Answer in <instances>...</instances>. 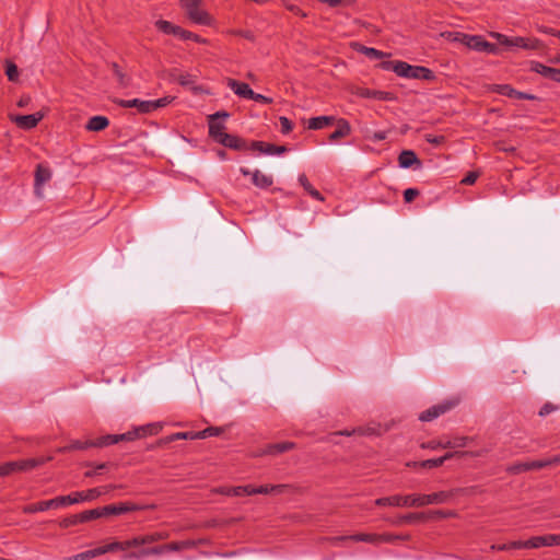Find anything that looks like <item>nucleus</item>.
Listing matches in <instances>:
<instances>
[{
    "label": "nucleus",
    "mask_w": 560,
    "mask_h": 560,
    "mask_svg": "<svg viewBox=\"0 0 560 560\" xmlns=\"http://www.w3.org/2000/svg\"><path fill=\"white\" fill-rule=\"evenodd\" d=\"M381 68L384 70H392L398 77L405 79L427 80L431 81L434 79V73L425 67L412 66L405 61H383Z\"/></svg>",
    "instance_id": "f03ea898"
},
{
    "label": "nucleus",
    "mask_w": 560,
    "mask_h": 560,
    "mask_svg": "<svg viewBox=\"0 0 560 560\" xmlns=\"http://www.w3.org/2000/svg\"><path fill=\"white\" fill-rule=\"evenodd\" d=\"M102 555H104V550L101 546V547H97V548H94L91 550H86L84 552H81V553H78V555H74L71 557H67L63 560H91V559L96 558Z\"/></svg>",
    "instance_id": "f704fd0d"
},
{
    "label": "nucleus",
    "mask_w": 560,
    "mask_h": 560,
    "mask_svg": "<svg viewBox=\"0 0 560 560\" xmlns=\"http://www.w3.org/2000/svg\"><path fill=\"white\" fill-rule=\"evenodd\" d=\"M78 515H79L80 523H84V522H89V521L102 517L103 513H102V508H98V509L84 511L82 513H79Z\"/></svg>",
    "instance_id": "a18cd8bd"
},
{
    "label": "nucleus",
    "mask_w": 560,
    "mask_h": 560,
    "mask_svg": "<svg viewBox=\"0 0 560 560\" xmlns=\"http://www.w3.org/2000/svg\"><path fill=\"white\" fill-rule=\"evenodd\" d=\"M342 539H351L353 541H363L373 545H377V534H355L349 537H342Z\"/></svg>",
    "instance_id": "c03bdc74"
},
{
    "label": "nucleus",
    "mask_w": 560,
    "mask_h": 560,
    "mask_svg": "<svg viewBox=\"0 0 560 560\" xmlns=\"http://www.w3.org/2000/svg\"><path fill=\"white\" fill-rule=\"evenodd\" d=\"M5 74L10 81H16L19 78L18 67L13 62L8 61Z\"/></svg>",
    "instance_id": "5fc2aeb1"
},
{
    "label": "nucleus",
    "mask_w": 560,
    "mask_h": 560,
    "mask_svg": "<svg viewBox=\"0 0 560 560\" xmlns=\"http://www.w3.org/2000/svg\"><path fill=\"white\" fill-rule=\"evenodd\" d=\"M483 453H485L483 451H478V452H448L444 456H441L439 458H431V459H425V460H422V462H412V463H408L407 465L409 467H415V468L416 467H421V468L431 469V468H436V467L442 466L447 459H451V458H454V457H463V456H466V455L481 456Z\"/></svg>",
    "instance_id": "423d86ee"
},
{
    "label": "nucleus",
    "mask_w": 560,
    "mask_h": 560,
    "mask_svg": "<svg viewBox=\"0 0 560 560\" xmlns=\"http://www.w3.org/2000/svg\"><path fill=\"white\" fill-rule=\"evenodd\" d=\"M223 432V428L221 427H208L205 430L200 431H187L173 434L170 440H178V439H207L210 436H218Z\"/></svg>",
    "instance_id": "f8f14e48"
},
{
    "label": "nucleus",
    "mask_w": 560,
    "mask_h": 560,
    "mask_svg": "<svg viewBox=\"0 0 560 560\" xmlns=\"http://www.w3.org/2000/svg\"><path fill=\"white\" fill-rule=\"evenodd\" d=\"M528 544H529V539L515 540V541H511L509 544H504V545L500 546L498 549L499 550H511V549H521V548L530 549V545H528Z\"/></svg>",
    "instance_id": "49530a36"
},
{
    "label": "nucleus",
    "mask_w": 560,
    "mask_h": 560,
    "mask_svg": "<svg viewBox=\"0 0 560 560\" xmlns=\"http://www.w3.org/2000/svg\"><path fill=\"white\" fill-rule=\"evenodd\" d=\"M118 104L122 107H136L138 112L142 114L150 113V107H152V104H150L149 101H142L138 98L120 100Z\"/></svg>",
    "instance_id": "cd10ccee"
},
{
    "label": "nucleus",
    "mask_w": 560,
    "mask_h": 560,
    "mask_svg": "<svg viewBox=\"0 0 560 560\" xmlns=\"http://www.w3.org/2000/svg\"><path fill=\"white\" fill-rule=\"evenodd\" d=\"M137 510V506L133 505V504H128V503H121V504H112V505H106V506H103L102 508V513H103V516L105 515H120V514H124V513H127V512H131V511H136Z\"/></svg>",
    "instance_id": "b1692460"
},
{
    "label": "nucleus",
    "mask_w": 560,
    "mask_h": 560,
    "mask_svg": "<svg viewBox=\"0 0 560 560\" xmlns=\"http://www.w3.org/2000/svg\"><path fill=\"white\" fill-rule=\"evenodd\" d=\"M202 0H179L186 16L194 23L210 26L213 24L212 16L201 7Z\"/></svg>",
    "instance_id": "20e7f679"
},
{
    "label": "nucleus",
    "mask_w": 560,
    "mask_h": 560,
    "mask_svg": "<svg viewBox=\"0 0 560 560\" xmlns=\"http://www.w3.org/2000/svg\"><path fill=\"white\" fill-rule=\"evenodd\" d=\"M45 114L42 112L32 114V115H13L10 114L9 118L12 122H14L19 128L24 130H30L35 128L38 122L44 118Z\"/></svg>",
    "instance_id": "9b49d317"
},
{
    "label": "nucleus",
    "mask_w": 560,
    "mask_h": 560,
    "mask_svg": "<svg viewBox=\"0 0 560 560\" xmlns=\"http://www.w3.org/2000/svg\"><path fill=\"white\" fill-rule=\"evenodd\" d=\"M497 91L500 94L508 95V96H511V97L527 98V100H533L534 98V96H532V95H527V94H524V93L515 91L510 85H499L497 88Z\"/></svg>",
    "instance_id": "ea45409f"
},
{
    "label": "nucleus",
    "mask_w": 560,
    "mask_h": 560,
    "mask_svg": "<svg viewBox=\"0 0 560 560\" xmlns=\"http://www.w3.org/2000/svg\"><path fill=\"white\" fill-rule=\"evenodd\" d=\"M478 178V173L476 172H470L469 174H467L463 179H462V183L465 184V185H472Z\"/></svg>",
    "instance_id": "e2e57ef3"
},
{
    "label": "nucleus",
    "mask_w": 560,
    "mask_h": 560,
    "mask_svg": "<svg viewBox=\"0 0 560 560\" xmlns=\"http://www.w3.org/2000/svg\"><path fill=\"white\" fill-rule=\"evenodd\" d=\"M195 547V542L192 540H182V541H173L170 544H164L160 546L148 547L149 557L150 556H161L165 552L170 551H182L185 549H190Z\"/></svg>",
    "instance_id": "1a4fd4ad"
},
{
    "label": "nucleus",
    "mask_w": 560,
    "mask_h": 560,
    "mask_svg": "<svg viewBox=\"0 0 560 560\" xmlns=\"http://www.w3.org/2000/svg\"><path fill=\"white\" fill-rule=\"evenodd\" d=\"M354 48L365 55L366 57L371 58V59H383L384 57H386L387 55L381 50H377L375 48H372V47H366V46H363V45H360V44H355L354 45Z\"/></svg>",
    "instance_id": "e433bc0d"
},
{
    "label": "nucleus",
    "mask_w": 560,
    "mask_h": 560,
    "mask_svg": "<svg viewBox=\"0 0 560 560\" xmlns=\"http://www.w3.org/2000/svg\"><path fill=\"white\" fill-rule=\"evenodd\" d=\"M399 166L402 168H408L412 166L413 164H417L420 166V161L417 158L416 153L411 150H405L400 153L398 158Z\"/></svg>",
    "instance_id": "7c9ffc66"
},
{
    "label": "nucleus",
    "mask_w": 560,
    "mask_h": 560,
    "mask_svg": "<svg viewBox=\"0 0 560 560\" xmlns=\"http://www.w3.org/2000/svg\"><path fill=\"white\" fill-rule=\"evenodd\" d=\"M419 190L416 188H408L404 191V199L406 202H411L416 197H418Z\"/></svg>",
    "instance_id": "052dcab7"
},
{
    "label": "nucleus",
    "mask_w": 560,
    "mask_h": 560,
    "mask_svg": "<svg viewBox=\"0 0 560 560\" xmlns=\"http://www.w3.org/2000/svg\"><path fill=\"white\" fill-rule=\"evenodd\" d=\"M167 532H155L147 535H141L143 546L150 545L156 541L165 540L168 538Z\"/></svg>",
    "instance_id": "a19ab883"
},
{
    "label": "nucleus",
    "mask_w": 560,
    "mask_h": 560,
    "mask_svg": "<svg viewBox=\"0 0 560 560\" xmlns=\"http://www.w3.org/2000/svg\"><path fill=\"white\" fill-rule=\"evenodd\" d=\"M80 523V520H79V515L75 514V515H72V516H69V517H66L63 518L61 522H60V526L62 527H69V526H73V525H77Z\"/></svg>",
    "instance_id": "13d9d810"
},
{
    "label": "nucleus",
    "mask_w": 560,
    "mask_h": 560,
    "mask_svg": "<svg viewBox=\"0 0 560 560\" xmlns=\"http://www.w3.org/2000/svg\"><path fill=\"white\" fill-rule=\"evenodd\" d=\"M271 486L264 485L259 487L252 486V495L253 494H269L272 493V490H270Z\"/></svg>",
    "instance_id": "bf43d9fd"
},
{
    "label": "nucleus",
    "mask_w": 560,
    "mask_h": 560,
    "mask_svg": "<svg viewBox=\"0 0 560 560\" xmlns=\"http://www.w3.org/2000/svg\"><path fill=\"white\" fill-rule=\"evenodd\" d=\"M489 36L497 39L499 44L505 46L506 48H513V37H509L498 32H490Z\"/></svg>",
    "instance_id": "8fccbe9b"
},
{
    "label": "nucleus",
    "mask_w": 560,
    "mask_h": 560,
    "mask_svg": "<svg viewBox=\"0 0 560 560\" xmlns=\"http://www.w3.org/2000/svg\"><path fill=\"white\" fill-rule=\"evenodd\" d=\"M295 447V444L293 442H280V443H273L267 445L264 450H261L259 453L255 454V456H262V455H278L284 452H288Z\"/></svg>",
    "instance_id": "6ab92c4d"
},
{
    "label": "nucleus",
    "mask_w": 560,
    "mask_h": 560,
    "mask_svg": "<svg viewBox=\"0 0 560 560\" xmlns=\"http://www.w3.org/2000/svg\"><path fill=\"white\" fill-rule=\"evenodd\" d=\"M220 493L226 494V495H234V497H241V495H252V486H237V487H231V488H222L220 490Z\"/></svg>",
    "instance_id": "72a5a7b5"
},
{
    "label": "nucleus",
    "mask_w": 560,
    "mask_h": 560,
    "mask_svg": "<svg viewBox=\"0 0 560 560\" xmlns=\"http://www.w3.org/2000/svg\"><path fill=\"white\" fill-rule=\"evenodd\" d=\"M529 69L530 71L540 74L541 77L547 79L552 70V67L546 66L539 61H530Z\"/></svg>",
    "instance_id": "37998d69"
},
{
    "label": "nucleus",
    "mask_w": 560,
    "mask_h": 560,
    "mask_svg": "<svg viewBox=\"0 0 560 560\" xmlns=\"http://www.w3.org/2000/svg\"><path fill=\"white\" fill-rule=\"evenodd\" d=\"M280 125H281V131L283 133H288L292 130L293 125L287 117H280L279 118Z\"/></svg>",
    "instance_id": "680f3d73"
},
{
    "label": "nucleus",
    "mask_w": 560,
    "mask_h": 560,
    "mask_svg": "<svg viewBox=\"0 0 560 560\" xmlns=\"http://www.w3.org/2000/svg\"><path fill=\"white\" fill-rule=\"evenodd\" d=\"M171 102H172L171 97H162V98H159V100H155V101H149V103L152 104V107H150V113L155 110V109H158V108L166 106Z\"/></svg>",
    "instance_id": "6e6d98bb"
},
{
    "label": "nucleus",
    "mask_w": 560,
    "mask_h": 560,
    "mask_svg": "<svg viewBox=\"0 0 560 560\" xmlns=\"http://www.w3.org/2000/svg\"><path fill=\"white\" fill-rule=\"evenodd\" d=\"M252 149L259 151L260 153L269 154V155H280L287 151V148L283 145L277 147V145L265 143L261 141L253 142Z\"/></svg>",
    "instance_id": "4be33fe9"
},
{
    "label": "nucleus",
    "mask_w": 560,
    "mask_h": 560,
    "mask_svg": "<svg viewBox=\"0 0 560 560\" xmlns=\"http://www.w3.org/2000/svg\"><path fill=\"white\" fill-rule=\"evenodd\" d=\"M368 434V431L364 430L362 427H359V428H353V429H345V430H339V431H335L332 433H329L328 436H327V441L328 442H331V443H338V441L336 440L338 436H354V435H365Z\"/></svg>",
    "instance_id": "a878e982"
},
{
    "label": "nucleus",
    "mask_w": 560,
    "mask_h": 560,
    "mask_svg": "<svg viewBox=\"0 0 560 560\" xmlns=\"http://www.w3.org/2000/svg\"><path fill=\"white\" fill-rule=\"evenodd\" d=\"M377 545L384 544V542H395L397 540H406L409 538L408 535L406 536H399V535H392V534H377Z\"/></svg>",
    "instance_id": "3c124183"
},
{
    "label": "nucleus",
    "mask_w": 560,
    "mask_h": 560,
    "mask_svg": "<svg viewBox=\"0 0 560 560\" xmlns=\"http://www.w3.org/2000/svg\"><path fill=\"white\" fill-rule=\"evenodd\" d=\"M560 534H548L544 536H535L529 538L530 549H537L540 547H552V546H560Z\"/></svg>",
    "instance_id": "dca6fc26"
},
{
    "label": "nucleus",
    "mask_w": 560,
    "mask_h": 560,
    "mask_svg": "<svg viewBox=\"0 0 560 560\" xmlns=\"http://www.w3.org/2000/svg\"><path fill=\"white\" fill-rule=\"evenodd\" d=\"M559 410H560L559 405H556L552 402H547L540 408L538 415H539V417H547V416H550L551 413L558 412Z\"/></svg>",
    "instance_id": "603ef678"
},
{
    "label": "nucleus",
    "mask_w": 560,
    "mask_h": 560,
    "mask_svg": "<svg viewBox=\"0 0 560 560\" xmlns=\"http://www.w3.org/2000/svg\"><path fill=\"white\" fill-rule=\"evenodd\" d=\"M161 430L160 422H148L147 424L139 425L133 428L132 430L121 433V434H107L103 435L96 440H74L71 441L68 445L60 448L61 452H71L78 450H86L90 447H103L116 444L122 441H135L140 438H144L147 435L156 434Z\"/></svg>",
    "instance_id": "f257e3e1"
},
{
    "label": "nucleus",
    "mask_w": 560,
    "mask_h": 560,
    "mask_svg": "<svg viewBox=\"0 0 560 560\" xmlns=\"http://www.w3.org/2000/svg\"><path fill=\"white\" fill-rule=\"evenodd\" d=\"M427 141L430 142V143H433V144H440L442 141H443V137H438V136H432V135H428L425 137Z\"/></svg>",
    "instance_id": "774afa93"
},
{
    "label": "nucleus",
    "mask_w": 560,
    "mask_h": 560,
    "mask_svg": "<svg viewBox=\"0 0 560 560\" xmlns=\"http://www.w3.org/2000/svg\"><path fill=\"white\" fill-rule=\"evenodd\" d=\"M452 497L451 492L439 491L431 494H419V505L441 504L447 502Z\"/></svg>",
    "instance_id": "2eb2a0df"
},
{
    "label": "nucleus",
    "mask_w": 560,
    "mask_h": 560,
    "mask_svg": "<svg viewBox=\"0 0 560 560\" xmlns=\"http://www.w3.org/2000/svg\"><path fill=\"white\" fill-rule=\"evenodd\" d=\"M154 25L160 32H162L164 34H171V35H175L178 37H180V35L188 36L187 34H184V28H182L168 21H165V20H158V21H155Z\"/></svg>",
    "instance_id": "5701e85b"
},
{
    "label": "nucleus",
    "mask_w": 560,
    "mask_h": 560,
    "mask_svg": "<svg viewBox=\"0 0 560 560\" xmlns=\"http://www.w3.org/2000/svg\"><path fill=\"white\" fill-rule=\"evenodd\" d=\"M547 79H549L553 82L560 83V68L552 67V70Z\"/></svg>",
    "instance_id": "69168bd1"
},
{
    "label": "nucleus",
    "mask_w": 560,
    "mask_h": 560,
    "mask_svg": "<svg viewBox=\"0 0 560 560\" xmlns=\"http://www.w3.org/2000/svg\"><path fill=\"white\" fill-rule=\"evenodd\" d=\"M299 182L302 185V187L305 189V191L307 194H310L313 198H315L319 201L324 200V197L322 196V194L312 186V184L308 182L307 177L304 174L299 176Z\"/></svg>",
    "instance_id": "58836bf2"
},
{
    "label": "nucleus",
    "mask_w": 560,
    "mask_h": 560,
    "mask_svg": "<svg viewBox=\"0 0 560 560\" xmlns=\"http://www.w3.org/2000/svg\"><path fill=\"white\" fill-rule=\"evenodd\" d=\"M149 557L148 547L130 551L124 556L126 560H143Z\"/></svg>",
    "instance_id": "09e8293b"
},
{
    "label": "nucleus",
    "mask_w": 560,
    "mask_h": 560,
    "mask_svg": "<svg viewBox=\"0 0 560 560\" xmlns=\"http://www.w3.org/2000/svg\"><path fill=\"white\" fill-rule=\"evenodd\" d=\"M112 69L118 84L122 88L128 86L130 78L122 71V69L116 63H113Z\"/></svg>",
    "instance_id": "79ce46f5"
},
{
    "label": "nucleus",
    "mask_w": 560,
    "mask_h": 560,
    "mask_svg": "<svg viewBox=\"0 0 560 560\" xmlns=\"http://www.w3.org/2000/svg\"><path fill=\"white\" fill-rule=\"evenodd\" d=\"M353 93L360 97L364 98H375L380 101H394L395 96L394 94L389 92H383V91H375V90H369L364 88H358Z\"/></svg>",
    "instance_id": "f3484780"
},
{
    "label": "nucleus",
    "mask_w": 560,
    "mask_h": 560,
    "mask_svg": "<svg viewBox=\"0 0 560 560\" xmlns=\"http://www.w3.org/2000/svg\"><path fill=\"white\" fill-rule=\"evenodd\" d=\"M464 45L476 51H485L488 54H498V47L483 39L480 35H466Z\"/></svg>",
    "instance_id": "9d476101"
},
{
    "label": "nucleus",
    "mask_w": 560,
    "mask_h": 560,
    "mask_svg": "<svg viewBox=\"0 0 560 560\" xmlns=\"http://www.w3.org/2000/svg\"><path fill=\"white\" fill-rule=\"evenodd\" d=\"M218 142L224 147L232 148V149H243L244 148V143L240 138L229 135L226 132L218 140Z\"/></svg>",
    "instance_id": "c9c22d12"
},
{
    "label": "nucleus",
    "mask_w": 560,
    "mask_h": 560,
    "mask_svg": "<svg viewBox=\"0 0 560 560\" xmlns=\"http://www.w3.org/2000/svg\"><path fill=\"white\" fill-rule=\"evenodd\" d=\"M141 546H143V542H142L141 535H139V536H136V537H133L131 539H127V540H124V541H113V542H109L107 545L102 546V548H103L104 555H105L107 552H114V551H117V550L127 551L130 548H138V547H141Z\"/></svg>",
    "instance_id": "4468645a"
},
{
    "label": "nucleus",
    "mask_w": 560,
    "mask_h": 560,
    "mask_svg": "<svg viewBox=\"0 0 560 560\" xmlns=\"http://www.w3.org/2000/svg\"><path fill=\"white\" fill-rule=\"evenodd\" d=\"M378 506H397V508H420L419 494H395L392 497L380 498L375 500Z\"/></svg>",
    "instance_id": "39448f33"
},
{
    "label": "nucleus",
    "mask_w": 560,
    "mask_h": 560,
    "mask_svg": "<svg viewBox=\"0 0 560 560\" xmlns=\"http://www.w3.org/2000/svg\"><path fill=\"white\" fill-rule=\"evenodd\" d=\"M452 405L448 402L439 404L436 406L428 409L423 415H421L419 420H430L433 418L441 417L445 413L446 410L451 409Z\"/></svg>",
    "instance_id": "c756f323"
},
{
    "label": "nucleus",
    "mask_w": 560,
    "mask_h": 560,
    "mask_svg": "<svg viewBox=\"0 0 560 560\" xmlns=\"http://www.w3.org/2000/svg\"><path fill=\"white\" fill-rule=\"evenodd\" d=\"M423 518L422 513H409L407 515H402L398 517L396 521L393 522L395 525L406 524V523H412L416 521H420Z\"/></svg>",
    "instance_id": "de8ad7c7"
},
{
    "label": "nucleus",
    "mask_w": 560,
    "mask_h": 560,
    "mask_svg": "<svg viewBox=\"0 0 560 560\" xmlns=\"http://www.w3.org/2000/svg\"><path fill=\"white\" fill-rule=\"evenodd\" d=\"M51 178V171L49 167L38 164L35 171L34 192L37 198H44L43 186Z\"/></svg>",
    "instance_id": "ddd939ff"
},
{
    "label": "nucleus",
    "mask_w": 560,
    "mask_h": 560,
    "mask_svg": "<svg viewBox=\"0 0 560 560\" xmlns=\"http://www.w3.org/2000/svg\"><path fill=\"white\" fill-rule=\"evenodd\" d=\"M467 34L459 32H444L441 33V37L446 38L450 42H460L464 44Z\"/></svg>",
    "instance_id": "864d4df0"
},
{
    "label": "nucleus",
    "mask_w": 560,
    "mask_h": 560,
    "mask_svg": "<svg viewBox=\"0 0 560 560\" xmlns=\"http://www.w3.org/2000/svg\"><path fill=\"white\" fill-rule=\"evenodd\" d=\"M541 46V42L534 37H522L515 36L513 37V47L522 48L527 50H537Z\"/></svg>",
    "instance_id": "412c9836"
},
{
    "label": "nucleus",
    "mask_w": 560,
    "mask_h": 560,
    "mask_svg": "<svg viewBox=\"0 0 560 560\" xmlns=\"http://www.w3.org/2000/svg\"><path fill=\"white\" fill-rule=\"evenodd\" d=\"M184 34H187L189 36L180 35L179 38H182V39H191V40H195V42L200 43V44H207L208 43V40L206 38H202V37L198 36L197 34H194V33H191L189 31L184 30Z\"/></svg>",
    "instance_id": "4d7b16f0"
},
{
    "label": "nucleus",
    "mask_w": 560,
    "mask_h": 560,
    "mask_svg": "<svg viewBox=\"0 0 560 560\" xmlns=\"http://www.w3.org/2000/svg\"><path fill=\"white\" fill-rule=\"evenodd\" d=\"M252 182L256 187L266 189L272 185L273 178L271 175L255 170L252 173Z\"/></svg>",
    "instance_id": "bb28decb"
},
{
    "label": "nucleus",
    "mask_w": 560,
    "mask_h": 560,
    "mask_svg": "<svg viewBox=\"0 0 560 560\" xmlns=\"http://www.w3.org/2000/svg\"><path fill=\"white\" fill-rule=\"evenodd\" d=\"M114 489H116V486L108 485V486L97 487V488L89 489L86 491H82L84 502L93 501L101 495L109 493Z\"/></svg>",
    "instance_id": "c85d7f7f"
},
{
    "label": "nucleus",
    "mask_w": 560,
    "mask_h": 560,
    "mask_svg": "<svg viewBox=\"0 0 560 560\" xmlns=\"http://www.w3.org/2000/svg\"><path fill=\"white\" fill-rule=\"evenodd\" d=\"M559 463H560V454L553 456L552 458L545 459V460H532V462L513 464V465H510L509 467H506V471L512 475H517V474H521L524 471L541 469V468L550 466V465H557Z\"/></svg>",
    "instance_id": "0eeeda50"
},
{
    "label": "nucleus",
    "mask_w": 560,
    "mask_h": 560,
    "mask_svg": "<svg viewBox=\"0 0 560 560\" xmlns=\"http://www.w3.org/2000/svg\"><path fill=\"white\" fill-rule=\"evenodd\" d=\"M228 86L240 97L250 100L254 95V91L247 83L236 81L234 79L228 80Z\"/></svg>",
    "instance_id": "aec40b11"
},
{
    "label": "nucleus",
    "mask_w": 560,
    "mask_h": 560,
    "mask_svg": "<svg viewBox=\"0 0 560 560\" xmlns=\"http://www.w3.org/2000/svg\"><path fill=\"white\" fill-rule=\"evenodd\" d=\"M472 441L469 436L455 435L453 438H443L439 441L442 448H459L467 446Z\"/></svg>",
    "instance_id": "a211bd4d"
},
{
    "label": "nucleus",
    "mask_w": 560,
    "mask_h": 560,
    "mask_svg": "<svg viewBox=\"0 0 560 560\" xmlns=\"http://www.w3.org/2000/svg\"><path fill=\"white\" fill-rule=\"evenodd\" d=\"M109 125L108 119L105 116H93L89 119L85 128L89 131H102Z\"/></svg>",
    "instance_id": "2f4dec72"
},
{
    "label": "nucleus",
    "mask_w": 560,
    "mask_h": 560,
    "mask_svg": "<svg viewBox=\"0 0 560 560\" xmlns=\"http://www.w3.org/2000/svg\"><path fill=\"white\" fill-rule=\"evenodd\" d=\"M290 488H291V486H289V485H276V486H271L270 490H272V493H275V494H282Z\"/></svg>",
    "instance_id": "0e129e2a"
},
{
    "label": "nucleus",
    "mask_w": 560,
    "mask_h": 560,
    "mask_svg": "<svg viewBox=\"0 0 560 560\" xmlns=\"http://www.w3.org/2000/svg\"><path fill=\"white\" fill-rule=\"evenodd\" d=\"M220 114H213L209 117V133L218 142V140L225 133L224 125L218 121Z\"/></svg>",
    "instance_id": "393cba45"
},
{
    "label": "nucleus",
    "mask_w": 560,
    "mask_h": 560,
    "mask_svg": "<svg viewBox=\"0 0 560 560\" xmlns=\"http://www.w3.org/2000/svg\"><path fill=\"white\" fill-rule=\"evenodd\" d=\"M45 463V459H24L16 462H8L0 465V477L8 476L15 471H25L35 468Z\"/></svg>",
    "instance_id": "6e6552de"
},
{
    "label": "nucleus",
    "mask_w": 560,
    "mask_h": 560,
    "mask_svg": "<svg viewBox=\"0 0 560 560\" xmlns=\"http://www.w3.org/2000/svg\"><path fill=\"white\" fill-rule=\"evenodd\" d=\"M351 132V127L349 122L345 119H338L337 129L330 135V140L336 141L339 138H345L349 136Z\"/></svg>",
    "instance_id": "473e14b6"
},
{
    "label": "nucleus",
    "mask_w": 560,
    "mask_h": 560,
    "mask_svg": "<svg viewBox=\"0 0 560 560\" xmlns=\"http://www.w3.org/2000/svg\"><path fill=\"white\" fill-rule=\"evenodd\" d=\"M334 121V117L331 116H319L314 117L308 120V128L310 129H322L328 125H330Z\"/></svg>",
    "instance_id": "4c0bfd02"
},
{
    "label": "nucleus",
    "mask_w": 560,
    "mask_h": 560,
    "mask_svg": "<svg viewBox=\"0 0 560 560\" xmlns=\"http://www.w3.org/2000/svg\"><path fill=\"white\" fill-rule=\"evenodd\" d=\"M250 100H254L256 102L267 103V104L272 102V100L270 97H267V96H265L262 94H258V93H255V92H254V95L252 96Z\"/></svg>",
    "instance_id": "338daca9"
},
{
    "label": "nucleus",
    "mask_w": 560,
    "mask_h": 560,
    "mask_svg": "<svg viewBox=\"0 0 560 560\" xmlns=\"http://www.w3.org/2000/svg\"><path fill=\"white\" fill-rule=\"evenodd\" d=\"M80 502H84L82 491L73 492L69 495H60L47 501H40L33 504L27 505L24 511L26 513H36L44 512L49 509H57L61 506H67L71 504H77Z\"/></svg>",
    "instance_id": "7ed1b4c3"
}]
</instances>
